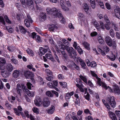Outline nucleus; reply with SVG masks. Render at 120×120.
<instances>
[{"label": "nucleus", "mask_w": 120, "mask_h": 120, "mask_svg": "<svg viewBox=\"0 0 120 120\" xmlns=\"http://www.w3.org/2000/svg\"><path fill=\"white\" fill-rule=\"evenodd\" d=\"M49 41L50 43L52 44H53L54 41L52 38L51 37H48Z\"/></svg>", "instance_id": "obj_54"}, {"label": "nucleus", "mask_w": 120, "mask_h": 120, "mask_svg": "<svg viewBox=\"0 0 120 120\" xmlns=\"http://www.w3.org/2000/svg\"><path fill=\"white\" fill-rule=\"evenodd\" d=\"M45 48H44L41 47H40L39 49L40 53L39 54L40 56H41L42 55H44L47 52L48 49V47L47 46H45Z\"/></svg>", "instance_id": "obj_10"}, {"label": "nucleus", "mask_w": 120, "mask_h": 120, "mask_svg": "<svg viewBox=\"0 0 120 120\" xmlns=\"http://www.w3.org/2000/svg\"><path fill=\"white\" fill-rule=\"evenodd\" d=\"M18 110L17 108H14V109L16 114L18 116H19V113H21L20 112L22 110V109L20 106H18Z\"/></svg>", "instance_id": "obj_16"}, {"label": "nucleus", "mask_w": 120, "mask_h": 120, "mask_svg": "<svg viewBox=\"0 0 120 120\" xmlns=\"http://www.w3.org/2000/svg\"><path fill=\"white\" fill-rule=\"evenodd\" d=\"M46 95L49 97H52L53 96V94L49 91H47L46 92Z\"/></svg>", "instance_id": "obj_47"}, {"label": "nucleus", "mask_w": 120, "mask_h": 120, "mask_svg": "<svg viewBox=\"0 0 120 120\" xmlns=\"http://www.w3.org/2000/svg\"><path fill=\"white\" fill-rule=\"evenodd\" d=\"M99 4L100 6L102 8H104V6L102 2L100 1L99 2Z\"/></svg>", "instance_id": "obj_56"}, {"label": "nucleus", "mask_w": 120, "mask_h": 120, "mask_svg": "<svg viewBox=\"0 0 120 120\" xmlns=\"http://www.w3.org/2000/svg\"><path fill=\"white\" fill-rule=\"evenodd\" d=\"M77 51L79 54H82L83 53V51L82 50L79 46H78L77 48Z\"/></svg>", "instance_id": "obj_50"}, {"label": "nucleus", "mask_w": 120, "mask_h": 120, "mask_svg": "<svg viewBox=\"0 0 120 120\" xmlns=\"http://www.w3.org/2000/svg\"><path fill=\"white\" fill-rule=\"evenodd\" d=\"M0 22L3 23V24L5 25V23L4 20V19L3 17L0 16Z\"/></svg>", "instance_id": "obj_53"}, {"label": "nucleus", "mask_w": 120, "mask_h": 120, "mask_svg": "<svg viewBox=\"0 0 120 120\" xmlns=\"http://www.w3.org/2000/svg\"><path fill=\"white\" fill-rule=\"evenodd\" d=\"M93 23L94 26L98 30H100L101 29L103 30L105 29V26H104L103 23L102 22L100 21L99 22L100 25L96 21L93 22Z\"/></svg>", "instance_id": "obj_4"}, {"label": "nucleus", "mask_w": 120, "mask_h": 120, "mask_svg": "<svg viewBox=\"0 0 120 120\" xmlns=\"http://www.w3.org/2000/svg\"><path fill=\"white\" fill-rule=\"evenodd\" d=\"M113 92L117 94H120V90L118 86L116 85H115L113 88Z\"/></svg>", "instance_id": "obj_14"}, {"label": "nucleus", "mask_w": 120, "mask_h": 120, "mask_svg": "<svg viewBox=\"0 0 120 120\" xmlns=\"http://www.w3.org/2000/svg\"><path fill=\"white\" fill-rule=\"evenodd\" d=\"M90 2L92 8L93 9H95L96 7V6L94 0H90Z\"/></svg>", "instance_id": "obj_31"}, {"label": "nucleus", "mask_w": 120, "mask_h": 120, "mask_svg": "<svg viewBox=\"0 0 120 120\" xmlns=\"http://www.w3.org/2000/svg\"><path fill=\"white\" fill-rule=\"evenodd\" d=\"M104 18L105 21L106 22V23H109V22H110V21L109 20L107 16L106 15H104Z\"/></svg>", "instance_id": "obj_46"}, {"label": "nucleus", "mask_w": 120, "mask_h": 120, "mask_svg": "<svg viewBox=\"0 0 120 120\" xmlns=\"http://www.w3.org/2000/svg\"><path fill=\"white\" fill-rule=\"evenodd\" d=\"M100 44L104 45V41L102 38L101 36H98L97 38Z\"/></svg>", "instance_id": "obj_25"}, {"label": "nucleus", "mask_w": 120, "mask_h": 120, "mask_svg": "<svg viewBox=\"0 0 120 120\" xmlns=\"http://www.w3.org/2000/svg\"><path fill=\"white\" fill-rule=\"evenodd\" d=\"M107 100L109 103L111 105L112 107L114 108L115 106L116 102L113 96H111L110 97H108Z\"/></svg>", "instance_id": "obj_5"}, {"label": "nucleus", "mask_w": 120, "mask_h": 120, "mask_svg": "<svg viewBox=\"0 0 120 120\" xmlns=\"http://www.w3.org/2000/svg\"><path fill=\"white\" fill-rule=\"evenodd\" d=\"M38 80L41 82V84L43 85L44 84V82L42 81L43 79L40 76H38Z\"/></svg>", "instance_id": "obj_57"}, {"label": "nucleus", "mask_w": 120, "mask_h": 120, "mask_svg": "<svg viewBox=\"0 0 120 120\" xmlns=\"http://www.w3.org/2000/svg\"><path fill=\"white\" fill-rule=\"evenodd\" d=\"M6 28L7 30L10 33H12L13 32V30L11 26H7L6 27Z\"/></svg>", "instance_id": "obj_32"}, {"label": "nucleus", "mask_w": 120, "mask_h": 120, "mask_svg": "<svg viewBox=\"0 0 120 120\" xmlns=\"http://www.w3.org/2000/svg\"><path fill=\"white\" fill-rule=\"evenodd\" d=\"M43 105L44 107H47L50 104V102L47 98H44L42 101Z\"/></svg>", "instance_id": "obj_12"}, {"label": "nucleus", "mask_w": 120, "mask_h": 120, "mask_svg": "<svg viewBox=\"0 0 120 120\" xmlns=\"http://www.w3.org/2000/svg\"><path fill=\"white\" fill-rule=\"evenodd\" d=\"M59 83L61 86H62L64 88L66 87L67 86V84L66 82H60Z\"/></svg>", "instance_id": "obj_35"}, {"label": "nucleus", "mask_w": 120, "mask_h": 120, "mask_svg": "<svg viewBox=\"0 0 120 120\" xmlns=\"http://www.w3.org/2000/svg\"><path fill=\"white\" fill-rule=\"evenodd\" d=\"M82 44L86 49L87 50L89 49V45L87 42L86 41L83 42L82 43Z\"/></svg>", "instance_id": "obj_33"}, {"label": "nucleus", "mask_w": 120, "mask_h": 120, "mask_svg": "<svg viewBox=\"0 0 120 120\" xmlns=\"http://www.w3.org/2000/svg\"><path fill=\"white\" fill-rule=\"evenodd\" d=\"M20 72L19 71L16 70L14 71L12 74V76L15 78L18 77L19 75Z\"/></svg>", "instance_id": "obj_19"}, {"label": "nucleus", "mask_w": 120, "mask_h": 120, "mask_svg": "<svg viewBox=\"0 0 120 120\" xmlns=\"http://www.w3.org/2000/svg\"><path fill=\"white\" fill-rule=\"evenodd\" d=\"M25 91L26 92L28 96L31 97H33L34 96V92H30L27 89L25 90Z\"/></svg>", "instance_id": "obj_24"}, {"label": "nucleus", "mask_w": 120, "mask_h": 120, "mask_svg": "<svg viewBox=\"0 0 120 120\" xmlns=\"http://www.w3.org/2000/svg\"><path fill=\"white\" fill-rule=\"evenodd\" d=\"M24 75L26 79H32L33 75V73L30 71H26L24 72Z\"/></svg>", "instance_id": "obj_8"}, {"label": "nucleus", "mask_w": 120, "mask_h": 120, "mask_svg": "<svg viewBox=\"0 0 120 120\" xmlns=\"http://www.w3.org/2000/svg\"><path fill=\"white\" fill-rule=\"evenodd\" d=\"M54 110V107L53 105H52L49 108L47 109L46 111L48 114H51L53 113Z\"/></svg>", "instance_id": "obj_17"}, {"label": "nucleus", "mask_w": 120, "mask_h": 120, "mask_svg": "<svg viewBox=\"0 0 120 120\" xmlns=\"http://www.w3.org/2000/svg\"><path fill=\"white\" fill-rule=\"evenodd\" d=\"M6 63L5 59L1 57H0V69L3 70L5 68L4 65Z\"/></svg>", "instance_id": "obj_11"}, {"label": "nucleus", "mask_w": 120, "mask_h": 120, "mask_svg": "<svg viewBox=\"0 0 120 120\" xmlns=\"http://www.w3.org/2000/svg\"><path fill=\"white\" fill-rule=\"evenodd\" d=\"M97 66V64L95 62L93 61L91 62V67L94 68Z\"/></svg>", "instance_id": "obj_55"}, {"label": "nucleus", "mask_w": 120, "mask_h": 120, "mask_svg": "<svg viewBox=\"0 0 120 120\" xmlns=\"http://www.w3.org/2000/svg\"><path fill=\"white\" fill-rule=\"evenodd\" d=\"M1 74L4 78H7L8 77L10 73L8 71L2 70L1 71Z\"/></svg>", "instance_id": "obj_13"}, {"label": "nucleus", "mask_w": 120, "mask_h": 120, "mask_svg": "<svg viewBox=\"0 0 120 120\" xmlns=\"http://www.w3.org/2000/svg\"><path fill=\"white\" fill-rule=\"evenodd\" d=\"M22 87H21L20 85L19 84H17L16 86V90L18 93L21 95V92L22 91Z\"/></svg>", "instance_id": "obj_23"}, {"label": "nucleus", "mask_w": 120, "mask_h": 120, "mask_svg": "<svg viewBox=\"0 0 120 120\" xmlns=\"http://www.w3.org/2000/svg\"><path fill=\"white\" fill-rule=\"evenodd\" d=\"M83 9L86 13H88L89 10V7L87 4L84 3L83 4Z\"/></svg>", "instance_id": "obj_27"}, {"label": "nucleus", "mask_w": 120, "mask_h": 120, "mask_svg": "<svg viewBox=\"0 0 120 120\" xmlns=\"http://www.w3.org/2000/svg\"><path fill=\"white\" fill-rule=\"evenodd\" d=\"M109 114L110 118L112 120H117L115 114L112 112H109Z\"/></svg>", "instance_id": "obj_18"}, {"label": "nucleus", "mask_w": 120, "mask_h": 120, "mask_svg": "<svg viewBox=\"0 0 120 120\" xmlns=\"http://www.w3.org/2000/svg\"><path fill=\"white\" fill-rule=\"evenodd\" d=\"M71 115L68 114V115L66 117V120H70L71 118Z\"/></svg>", "instance_id": "obj_63"}, {"label": "nucleus", "mask_w": 120, "mask_h": 120, "mask_svg": "<svg viewBox=\"0 0 120 120\" xmlns=\"http://www.w3.org/2000/svg\"><path fill=\"white\" fill-rule=\"evenodd\" d=\"M97 33L95 31L91 33L90 34L91 36L92 37L95 36L97 35Z\"/></svg>", "instance_id": "obj_59"}, {"label": "nucleus", "mask_w": 120, "mask_h": 120, "mask_svg": "<svg viewBox=\"0 0 120 120\" xmlns=\"http://www.w3.org/2000/svg\"><path fill=\"white\" fill-rule=\"evenodd\" d=\"M57 27L54 24H52L49 28V31H53L55 29H57Z\"/></svg>", "instance_id": "obj_30"}, {"label": "nucleus", "mask_w": 120, "mask_h": 120, "mask_svg": "<svg viewBox=\"0 0 120 120\" xmlns=\"http://www.w3.org/2000/svg\"><path fill=\"white\" fill-rule=\"evenodd\" d=\"M6 68L7 71L10 72H11L13 69V66L11 64H8L6 66Z\"/></svg>", "instance_id": "obj_21"}, {"label": "nucleus", "mask_w": 120, "mask_h": 120, "mask_svg": "<svg viewBox=\"0 0 120 120\" xmlns=\"http://www.w3.org/2000/svg\"><path fill=\"white\" fill-rule=\"evenodd\" d=\"M91 75L95 77L96 78H98V76L94 72V71H91Z\"/></svg>", "instance_id": "obj_60"}, {"label": "nucleus", "mask_w": 120, "mask_h": 120, "mask_svg": "<svg viewBox=\"0 0 120 120\" xmlns=\"http://www.w3.org/2000/svg\"><path fill=\"white\" fill-rule=\"evenodd\" d=\"M61 6L62 8L64 10L66 11L69 10V8L65 6L64 4H61Z\"/></svg>", "instance_id": "obj_38"}, {"label": "nucleus", "mask_w": 120, "mask_h": 120, "mask_svg": "<svg viewBox=\"0 0 120 120\" xmlns=\"http://www.w3.org/2000/svg\"><path fill=\"white\" fill-rule=\"evenodd\" d=\"M75 104L78 106L80 105V102L79 99L76 98L75 101Z\"/></svg>", "instance_id": "obj_39"}, {"label": "nucleus", "mask_w": 120, "mask_h": 120, "mask_svg": "<svg viewBox=\"0 0 120 120\" xmlns=\"http://www.w3.org/2000/svg\"><path fill=\"white\" fill-rule=\"evenodd\" d=\"M20 32L23 34H25L27 32L26 30L23 26H20L19 27Z\"/></svg>", "instance_id": "obj_26"}, {"label": "nucleus", "mask_w": 120, "mask_h": 120, "mask_svg": "<svg viewBox=\"0 0 120 120\" xmlns=\"http://www.w3.org/2000/svg\"><path fill=\"white\" fill-rule=\"evenodd\" d=\"M58 45L59 46H61V48L63 50H66L68 53V56L70 57L71 59H75L77 58V56L76 51L72 47L70 48L67 45H64L63 44L61 41L59 42Z\"/></svg>", "instance_id": "obj_1"}, {"label": "nucleus", "mask_w": 120, "mask_h": 120, "mask_svg": "<svg viewBox=\"0 0 120 120\" xmlns=\"http://www.w3.org/2000/svg\"><path fill=\"white\" fill-rule=\"evenodd\" d=\"M105 6L107 8L108 10H110L111 7L110 4L108 3H106L105 4Z\"/></svg>", "instance_id": "obj_51"}, {"label": "nucleus", "mask_w": 120, "mask_h": 120, "mask_svg": "<svg viewBox=\"0 0 120 120\" xmlns=\"http://www.w3.org/2000/svg\"><path fill=\"white\" fill-rule=\"evenodd\" d=\"M27 17L28 20H29L30 22L31 23L33 22V21L32 20L30 16L28 14H27Z\"/></svg>", "instance_id": "obj_52"}, {"label": "nucleus", "mask_w": 120, "mask_h": 120, "mask_svg": "<svg viewBox=\"0 0 120 120\" xmlns=\"http://www.w3.org/2000/svg\"><path fill=\"white\" fill-rule=\"evenodd\" d=\"M42 99L39 96H37L34 101V104L36 106H39L42 103Z\"/></svg>", "instance_id": "obj_7"}, {"label": "nucleus", "mask_w": 120, "mask_h": 120, "mask_svg": "<svg viewBox=\"0 0 120 120\" xmlns=\"http://www.w3.org/2000/svg\"><path fill=\"white\" fill-rule=\"evenodd\" d=\"M45 56L47 58L50 59L52 61H54L55 60L51 54L50 53L46 54H45Z\"/></svg>", "instance_id": "obj_28"}, {"label": "nucleus", "mask_w": 120, "mask_h": 120, "mask_svg": "<svg viewBox=\"0 0 120 120\" xmlns=\"http://www.w3.org/2000/svg\"><path fill=\"white\" fill-rule=\"evenodd\" d=\"M24 23L25 25L28 28L30 26V22L28 19H26L25 20Z\"/></svg>", "instance_id": "obj_29"}, {"label": "nucleus", "mask_w": 120, "mask_h": 120, "mask_svg": "<svg viewBox=\"0 0 120 120\" xmlns=\"http://www.w3.org/2000/svg\"><path fill=\"white\" fill-rule=\"evenodd\" d=\"M28 88L29 89H31V86L32 85L30 82H28L26 84Z\"/></svg>", "instance_id": "obj_58"}, {"label": "nucleus", "mask_w": 120, "mask_h": 120, "mask_svg": "<svg viewBox=\"0 0 120 120\" xmlns=\"http://www.w3.org/2000/svg\"><path fill=\"white\" fill-rule=\"evenodd\" d=\"M33 1L32 0H27L26 4L28 7L30 9L34 10V7Z\"/></svg>", "instance_id": "obj_9"}, {"label": "nucleus", "mask_w": 120, "mask_h": 120, "mask_svg": "<svg viewBox=\"0 0 120 120\" xmlns=\"http://www.w3.org/2000/svg\"><path fill=\"white\" fill-rule=\"evenodd\" d=\"M26 51L27 53L30 56H33L34 55L33 52L31 49H28L26 50Z\"/></svg>", "instance_id": "obj_34"}, {"label": "nucleus", "mask_w": 120, "mask_h": 120, "mask_svg": "<svg viewBox=\"0 0 120 120\" xmlns=\"http://www.w3.org/2000/svg\"><path fill=\"white\" fill-rule=\"evenodd\" d=\"M110 24V22L109 23H107L105 24V27L107 30H109L110 29V27L109 26Z\"/></svg>", "instance_id": "obj_37"}, {"label": "nucleus", "mask_w": 120, "mask_h": 120, "mask_svg": "<svg viewBox=\"0 0 120 120\" xmlns=\"http://www.w3.org/2000/svg\"><path fill=\"white\" fill-rule=\"evenodd\" d=\"M59 12L58 13L57 15V16H56L55 17H58L59 18H60L61 19L60 20L61 22L62 23H64L65 22L64 19L63 18L62 15L61 13Z\"/></svg>", "instance_id": "obj_20"}, {"label": "nucleus", "mask_w": 120, "mask_h": 120, "mask_svg": "<svg viewBox=\"0 0 120 120\" xmlns=\"http://www.w3.org/2000/svg\"><path fill=\"white\" fill-rule=\"evenodd\" d=\"M62 41L66 45H68L69 43V42L68 40L65 39H63L62 40Z\"/></svg>", "instance_id": "obj_64"}, {"label": "nucleus", "mask_w": 120, "mask_h": 120, "mask_svg": "<svg viewBox=\"0 0 120 120\" xmlns=\"http://www.w3.org/2000/svg\"><path fill=\"white\" fill-rule=\"evenodd\" d=\"M82 68L83 69H85L86 68V65L85 64V63L83 61H82L81 62H80Z\"/></svg>", "instance_id": "obj_41"}, {"label": "nucleus", "mask_w": 120, "mask_h": 120, "mask_svg": "<svg viewBox=\"0 0 120 120\" xmlns=\"http://www.w3.org/2000/svg\"><path fill=\"white\" fill-rule=\"evenodd\" d=\"M80 78L83 81L86 83H87V79L85 77L83 76L82 75H80L79 76Z\"/></svg>", "instance_id": "obj_36"}, {"label": "nucleus", "mask_w": 120, "mask_h": 120, "mask_svg": "<svg viewBox=\"0 0 120 120\" xmlns=\"http://www.w3.org/2000/svg\"><path fill=\"white\" fill-rule=\"evenodd\" d=\"M65 2L67 4V6L68 7H70L71 6V4L69 0H65Z\"/></svg>", "instance_id": "obj_61"}, {"label": "nucleus", "mask_w": 120, "mask_h": 120, "mask_svg": "<svg viewBox=\"0 0 120 120\" xmlns=\"http://www.w3.org/2000/svg\"><path fill=\"white\" fill-rule=\"evenodd\" d=\"M45 72L48 75H52V72L49 69H46L45 70Z\"/></svg>", "instance_id": "obj_48"}, {"label": "nucleus", "mask_w": 120, "mask_h": 120, "mask_svg": "<svg viewBox=\"0 0 120 120\" xmlns=\"http://www.w3.org/2000/svg\"><path fill=\"white\" fill-rule=\"evenodd\" d=\"M114 11L116 17L120 19V8H116L114 10Z\"/></svg>", "instance_id": "obj_15"}, {"label": "nucleus", "mask_w": 120, "mask_h": 120, "mask_svg": "<svg viewBox=\"0 0 120 120\" xmlns=\"http://www.w3.org/2000/svg\"><path fill=\"white\" fill-rule=\"evenodd\" d=\"M84 98L87 100L89 101L90 99V95L89 93L88 92L87 93V94L84 96Z\"/></svg>", "instance_id": "obj_49"}, {"label": "nucleus", "mask_w": 120, "mask_h": 120, "mask_svg": "<svg viewBox=\"0 0 120 120\" xmlns=\"http://www.w3.org/2000/svg\"><path fill=\"white\" fill-rule=\"evenodd\" d=\"M32 110L33 112L35 113L36 114H38L39 113L38 109L37 108L34 107L33 108Z\"/></svg>", "instance_id": "obj_43"}, {"label": "nucleus", "mask_w": 120, "mask_h": 120, "mask_svg": "<svg viewBox=\"0 0 120 120\" xmlns=\"http://www.w3.org/2000/svg\"><path fill=\"white\" fill-rule=\"evenodd\" d=\"M96 78L98 80L97 83L98 85L100 86H101L102 87H103L106 90H107L108 88L109 89H111L110 88L109 86H107L106 84L103 82H101V79L98 77V78Z\"/></svg>", "instance_id": "obj_6"}, {"label": "nucleus", "mask_w": 120, "mask_h": 120, "mask_svg": "<svg viewBox=\"0 0 120 120\" xmlns=\"http://www.w3.org/2000/svg\"><path fill=\"white\" fill-rule=\"evenodd\" d=\"M36 40L39 43V42H41V38H40V37L38 35H37L36 36Z\"/></svg>", "instance_id": "obj_45"}, {"label": "nucleus", "mask_w": 120, "mask_h": 120, "mask_svg": "<svg viewBox=\"0 0 120 120\" xmlns=\"http://www.w3.org/2000/svg\"><path fill=\"white\" fill-rule=\"evenodd\" d=\"M47 84L48 86L50 88H53L54 87L52 83L49 82Z\"/></svg>", "instance_id": "obj_62"}, {"label": "nucleus", "mask_w": 120, "mask_h": 120, "mask_svg": "<svg viewBox=\"0 0 120 120\" xmlns=\"http://www.w3.org/2000/svg\"><path fill=\"white\" fill-rule=\"evenodd\" d=\"M18 20H20L23 18V15L22 14L17 15V17Z\"/></svg>", "instance_id": "obj_40"}, {"label": "nucleus", "mask_w": 120, "mask_h": 120, "mask_svg": "<svg viewBox=\"0 0 120 120\" xmlns=\"http://www.w3.org/2000/svg\"><path fill=\"white\" fill-rule=\"evenodd\" d=\"M109 33L110 36L112 37H114L115 35V33L113 30L112 29L110 30Z\"/></svg>", "instance_id": "obj_42"}, {"label": "nucleus", "mask_w": 120, "mask_h": 120, "mask_svg": "<svg viewBox=\"0 0 120 120\" xmlns=\"http://www.w3.org/2000/svg\"><path fill=\"white\" fill-rule=\"evenodd\" d=\"M47 12L49 14H51L52 15L55 16H57L58 11L57 9L55 8H48L46 9Z\"/></svg>", "instance_id": "obj_3"}, {"label": "nucleus", "mask_w": 120, "mask_h": 120, "mask_svg": "<svg viewBox=\"0 0 120 120\" xmlns=\"http://www.w3.org/2000/svg\"><path fill=\"white\" fill-rule=\"evenodd\" d=\"M40 17V18L42 21L46 20V14L45 13H41Z\"/></svg>", "instance_id": "obj_22"}, {"label": "nucleus", "mask_w": 120, "mask_h": 120, "mask_svg": "<svg viewBox=\"0 0 120 120\" xmlns=\"http://www.w3.org/2000/svg\"><path fill=\"white\" fill-rule=\"evenodd\" d=\"M105 41L109 47H112L114 49H116V41L114 40H112L111 38L109 36H107L105 38Z\"/></svg>", "instance_id": "obj_2"}, {"label": "nucleus", "mask_w": 120, "mask_h": 120, "mask_svg": "<svg viewBox=\"0 0 120 120\" xmlns=\"http://www.w3.org/2000/svg\"><path fill=\"white\" fill-rule=\"evenodd\" d=\"M4 18L5 21L9 23H11V22L9 19L7 15H5L4 16Z\"/></svg>", "instance_id": "obj_44"}]
</instances>
